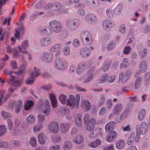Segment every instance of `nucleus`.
<instances>
[{
  "label": "nucleus",
  "mask_w": 150,
  "mask_h": 150,
  "mask_svg": "<svg viewBox=\"0 0 150 150\" xmlns=\"http://www.w3.org/2000/svg\"><path fill=\"white\" fill-rule=\"evenodd\" d=\"M83 122L84 124L87 125L86 127V130L91 131L95 128L96 120L94 118H91L89 114L86 113L83 117Z\"/></svg>",
  "instance_id": "f257e3e1"
},
{
  "label": "nucleus",
  "mask_w": 150,
  "mask_h": 150,
  "mask_svg": "<svg viewBox=\"0 0 150 150\" xmlns=\"http://www.w3.org/2000/svg\"><path fill=\"white\" fill-rule=\"evenodd\" d=\"M80 100V96L79 94L76 95V99L73 95H70L69 97V99L67 100V105L71 107V108H74L76 105L78 107L79 105Z\"/></svg>",
  "instance_id": "f03ea898"
},
{
  "label": "nucleus",
  "mask_w": 150,
  "mask_h": 150,
  "mask_svg": "<svg viewBox=\"0 0 150 150\" xmlns=\"http://www.w3.org/2000/svg\"><path fill=\"white\" fill-rule=\"evenodd\" d=\"M148 125L145 122H142L141 124H138L136 127L137 134H141L144 135L147 132L148 130Z\"/></svg>",
  "instance_id": "7ed1b4c3"
},
{
  "label": "nucleus",
  "mask_w": 150,
  "mask_h": 150,
  "mask_svg": "<svg viewBox=\"0 0 150 150\" xmlns=\"http://www.w3.org/2000/svg\"><path fill=\"white\" fill-rule=\"evenodd\" d=\"M14 79L15 77L13 75H10L9 83L10 84L12 83V85L9 89L10 93H11L13 92L16 89L15 87H19L22 83V80H20L18 81H14Z\"/></svg>",
  "instance_id": "20e7f679"
},
{
  "label": "nucleus",
  "mask_w": 150,
  "mask_h": 150,
  "mask_svg": "<svg viewBox=\"0 0 150 150\" xmlns=\"http://www.w3.org/2000/svg\"><path fill=\"white\" fill-rule=\"evenodd\" d=\"M55 67L58 69L63 70L67 67V62L63 59L61 58L57 59L55 61Z\"/></svg>",
  "instance_id": "39448f33"
},
{
  "label": "nucleus",
  "mask_w": 150,
  "mask_h": 150,
  "mask_svg": "<svg viewBox=\"0 0 150 150\" xmlns=\"http://www.w3.org/2000/svg\"><path fill=\"white\" fill-rule=\"evenodd\" d=\"M81 37L85 44L88 45L91 44L93 42V38L91 33L88 31H85L81 35Z\"/></svg>",
  "instance_id": "423d86ee"
},
{
  "label": "nucleus",
  "mask_w": 150,
  "mask_h": 150,
  "mask_svg": "<svg viewBox=\"0 0 150 150\" xmlns=\"http://www.w3.org/2000/svg\"><path fill=\"white\" fill-rule=\"evenodd\" d=\"M49 26L53 28L54 31L56 33H58L61 31L62 28V24L57 21H52L49 23Z\"/></svg>",
  "instance_id": "0eeeda50"
},
{
  "label": "nucleus",
  "mask_w": 150,
  "mask_h": 150,
  "mask_svg": "<svg viewBox=\"0 0 150 150\" xmlns=\"http://www.w3.org/2000/svg\"><path fill=\"white\" fill-rule=\"evenodd\" d=\"M140 138V134H135L134 132L132 133L128 138L127 144L128 146H131L133 144L135 141V143H138L139 141Z\"/></svg>",
  "instance_id": "6e6552de"
},
{
  "label": "nucleus",
  "mask_w": 150,
  "mask_h": 150,
  "mask_svg": "<svg viewBox=\"0 0 150 150\" xmlns=\"http://www.w3.org/2000/svg\"><path fill=\"white\" fill-rule=\"evenodd\" d=\"M115 25L114 22L108 19H105L103 22V28L106 31H109L111 29L114 28Z\"/></svg>",
  "instance_id": "1a4fd4ad"
},
{
  "label": "nucleus",
  "mask_w": 150,
  "mask_h": 150,
  "mask_svg": "<svg viewBox=\"0 0 150 150\" xmlns=\"http://www.w3.org/2000/svg\"><path fill=\"white\" fill-rule=\"evenodd\" d=\"M35 72H33L31 74L30 76L26 80V83L28 85L33 83L35 80V77L38 76L40 73L39 70L36 68H34Z\"/></svg>",
  "instance_id": "9d476101"
},
{
  "label": "nucleus",
  "mask_w": 150,
  "mask_h": 150,
  "mask_svg": "<svg viewBox=\"0 0 150 150\" xmlns=\"http://www.w3.org/2000/svg\"><path fill=\"white\" fill-rule=\"evenodd\" d=\"M48 130L50 133L56 134L58 132L59 130V125L56 122H51L48 125Z\"/></svg>",
  "instance_id": "9b49d317"
},
{
  "label": "nucleus",
  "mask_w": 150,
  "mask_h": 150,
  "mask_svg": "<svg viewBox=\"0 0 150 150\" xmlns=\"http://www.w3.org/2000/svg\"><path fill=\"white\" fill-rule=\"evenodd\" d=\"M80 21L77 19H74L73 21H67V26L72 30H75L80 25Z\"/></svg>",
  "instance_id": "f8f14e48"
},
{
  "label": "nucleus",
  "mask_w": 150,
  "mask_h": 150,
  "mask_svg": "<svg viewBox=\"0 0 150 150\" xmlns=\"http://www.w3.org/2000/svg\"><path fill=\"white\" fill-rule=\"evenodd\" d=\"M131 74V72L130 70H128L125 74V77L123 78V76H124V73L123 72H121L119 74V78L118 81V82L125 83L130 77Z\"/></svg>",
  "instance_id": "ddd939ff"
},
{
  "label": "nucleus",
  "mask_w": 150,
  "mask_h": 150,
  "mask_svg": "<svg viewBox=\"0 0 150 150\" xmlns=\"http://www.w3.org/2000/svg\"><path fill=\"white\" fill-rule=\"evenodd\" d=\"M86 66L83 62H80L78 65L76 73L78 75H81L83 74L86 69Z\"/></svg>",
  "instance_id": "4468645a"
},
{
  "label": "nucleus",
  "mask_w": 150,
  "mask_h": 150,
  "mask_svg": "<svg viewBox=\"0 0 150 150\" xmlns=\"http://www.w3.org/2000/svg\"><path fill=\"white\" fill-rule=\"evenodd\" d=\"M53 58V55L52 54L45 52L44 53L43 56H42L41 59L42 61L48 63L52 61Z\"/></svg>",
  "instance_id": "2eb2a0df"
},
{
  "label": "nucleus",
  "mask_w": 150,
  "mask_h": 150,
  "mask_svg": "<svg viewBox=\"0 0 150 150\" xmlns=\"http://www.w3.org/2000/svg\"><path fill=\"white\" fill-rule=\"evenodd\" d=\"M102 129L100 127H98L95 129L90 134L89 137L92 138H95L98 136L102 135V133L101 132Z\"/></svg>",
  "instance_id": "dca6fc26"
},
{
  "label": "nucleus",
  "mask_w": 150,
  "mask_h": 150,
  "mask_svg": "<svg viewBox=\"0 0 150 150\" xmlns=\"http://www.w3.org/2000/svg\"><path fill=\"white\" fill-rule=\"evenodd\" d=\"M28 46V43L27 41H23L22 43L21 47L18 46L19 51L23 54H26L28 53V52L26 50Z\"/></svg>",
  "instance_id": "f3484780"
},
{
  "label": "nucleus",
  "mask_w": 150,
  "mask_h": 150,
  "mask_svg": "<svg viewBox=\"0 0 150 150\" xmlns=\"http://www.w3.org/2000/svg\"><path fill=\"white\" fill-rule=\"evenodd\" d=\"M38 139L39 144L43 145L45 143L47 138L45 133L41 132L38 135Z\"/></svg>",
  "instance_id": "a211bd4d"
},
{
  "label": "nucleus",
  "mask_w": 150,
  "mask_h": 150,
  "mask_svg": "<svg viewBox=\"0 0 150 150\" xmlns=\"http://www.w3.org/2000/svg\"><path fill=\"white\" fill-rule=\"evenodd\" d=\"M117 137V133L115 131H113L107 137V141L110 142H113Z\"/></svg>",
  "instance_id": "6ab92c4d"
},
{
  "label": "nucleus",
  "mask_w": 150,
  "mask_h": 150,
  "mask_svg": "<svg viewBox=\"0 0 150 150\" xmlns=\"http://www.w3.org/2000/svg\"><path fill=\"white\" fill-rule=\"evenodd\" d=\"M123 105L121 103H119L116 105L113 108V112L114 114L117 115L123 110Z\"/></svg>",
  "instance_id": "aec40b11"
},
{
  "label": "nucleus",
  "mask_w": 150,
  "mask_h": 150,
  "mask_svg": "<svg viewBox=\"0 0 150 150\" xmlns=\"http://www.w3.org/2000/svg\"><path fill=\"white\" fill-rule=\"evenodd\" d=\"M116 125L115 122L112 121L108 122L105 126V129L106 132H109L112 131Z\"/></svg>",
  "instance_id": "412c9836"
},
{
  "label": "nucleus",
  "mask_w": 150,
  "mask_h": 150,
  "mask_svg": "<svg viewBox=\"0 0 150 150\" xmlns=\"http://www.w3.org/2000/svg\"><path fill=\"white\" fill-rule=\"evenodd\" d=\"M52 40L49 37L44 38H42L40 40V44L44 47H47L51 43Z\"/></svg>",
  "instance_id": "4be33fe9"
},
{
  "label": "nucleus",
  "mask_w": 150,
  "mask_h": 150,
  "mask_svg": "<svg viewBox=\"0 0 150 150\" xmlns=\"http://www.w3.org/2000/svg\"><path fill=\"white\" fill-rule=\"evenodd\" d=\"M101 143V140L100 139H97L95 141L90 142L88 144V146L92 148H94L98 146Z\"/></svg>",
  "instance_id": "5701e85b"
},
{
  "label": "nucleus",
  "mask_w": 150,
  "mask_h": 150,
  "mask_svg": "<svg viewBox=\"0 0 150 150\" xmlns=\"http://www.w3.org/2000/svg\"><path fill=\"white\" fill-rule=\"evenodd\" d=\"M81 107L86 111H88L91 107V103L88 100H83L81 103Z\"/></svg>",
  "instance_id": "b1692460"
},
{
  "label": "nucleus",
  "mask_w": 150,
  "mask_h": 150,
  "mask_svg": "<svg viewBox=\"0 0 150 150\" xmlns=\"http://www.w3.org/2000/svg\"><path fill=\"white\" fill-rule=\"evenodd\" d=\"M125 145V142L123 140H118L115 142V147L118 149H121L124 148Z\"/></svg>",
  "instance_id": "393cba45"
},
{
  "label": "nucleus",
  "mask_w": 150,
  "mask_h": 150,
  "mask_svg": "<svg viewBox=\"0 0 150 150\" xmlns=\"http://www.w3.org/2000/svg\"><path fill=\"white\" fill-rule=\"evenodd\" d=\"M25 32V30L23 26L21 27L19 29H16L14 34L16 38L18 39L19 38V35L24 34Z\"/></svg>",
  "instance_id": "a878e982"
},
{
  "label": "nucleus",
  "mask_w": 150,
  "mask_h": 150,
  "mask_svg": "<svg viewBox=\"0 0 150 150\" xmlns=\"http://www.w3.org/2000/svg\"><path fill=\"white\" fill-rule=\"evenodd\" d=\"M70 125L69 123H62L60 125V128L61 132L63 134L66 133L68 130Z\"/></svg>",
  "instance_id": "bb28decb"
},
{
  "label": "nucleus",
  "mask_w": 150,
  "mask_h": 150,
  "mask_svg": "<svg viewBox=\"0 0 150 150\" xmlns=\"http://www.w3.org/2000/svg\"><path fill=\"white\" fill-rule=\"evenodd\" d=\"M50 99L51 101L52 106L54 108H56L57 105V101L56 96L54 94L50 93Z\"/></svg>",
  "instance_id": "cd10ccee"
},
{
  "label": "nucleus",
  "mask_w": 150,
  "mask_h": 150,
  "mask_svg": "<svg viewBox=\"0 0 150 150\" xmlns=\"http://www.w3.org/2000/svg\"><path fill=\"white\" fill-rule=\"evenodd\" d=\"M88 75L87 78H86L85 80L83 81V83H86L90 82L92 79L94 73L93 71L91 70V69L89 70L88 71Z\"/></svg>",
  "instance_id": "c85d7f7f"
},
{
  "label": "nucleus",
  "mask_w": 150,
  "mask_h": 150,
  "mask_svg": "<svg viewBox=\"0 0 150 150\" xmlns=\"http://www.w3.org/2000/svg\"><path fill=\"white\" fill-rule=\"evenodd\" d=\"M23 103L21 101L18 100L16 103L15 112L16 113H18L20 112L21 109L22 108Z\"/></svg>",
  "instance_id": "c756f323"
},
{
  "label": "nucleus",
  "mask_w": 150,
  "mask_h": 150,
  "mask_svg": "<svg viewBox=\"0 0 150 150\" xmlns=\"http://www.w3.org/2000/svg\"><path fill=\"white\" fill-rule=\"evenodd\" d=\"M91 51L88 48H85L83 49L81 52V56L84 57H86L89 56Z\"/></svg>",
  "instance_id": "7c9ffc66"
},
{
  "label": "nucleus",
  "mask_w": 150,
  "mask_h": 150,
  "mask_svg": "<svg viewBox=\"0 0 150 150\" xmlns=\"http://www.w3.org/2000/svg\"><path fill=\"white\" fill-rule=\"evenodd\" d=\"M146 113V111L145 109H143L141 110L138 115V119L140 121L143 120Z\"/></svg>",
  "instance_id": "2f4dec72"
},
{
  "label": "nucleus",
  "mask_w": 150,
  "mask_h": 150,
  "mask_svg": "<svg viewBox=\"0 0 150 150\" xmlns=\"http://www.w3.org/2000/svg\"><path fill=\"white\" fill-rule=\"evenodd\" d=\"M129 63L128 62V60L127 58H125L123 60L122 62L121 63L120 68V69L123 68H126L128 66Z\"/></svg>",
  "instance_id": "473e14b6"
},
{
  "label": "nucleus",
  "mask_w": 150,
  "mask_h": 150,
  "mask_svg": "<svg viewBox=\"0 0 150 150\" xmlns=\"http://www.w3.org/2000/svg\"><path fill=\"white\" fill-rule=\"evenodd\" d=\"M122 10V7L120 5H118L113 11V13L116 16H119Z\"/></svg>",
  "instance_id": "72a5a7b5"
},
{
  "label": "nucleus",
  "mask_w": 150,
  "mask_h": 150,
  "mask_svg": "<svg viewBox=\"0 0 150 150\" xmlns=\"http://www.w3.org/2000/svg\"><path fill=\"white\" fill-rule=\"evenodd\" d=\"M27 122L30 124H33L35 121V118L34 116L32 115H30L26 118Z\"/></svg>",
  "instance_id": "f704fd0d"
},
{
  "label": "nucleus",
  "mask_w": 150,
  "mask_h": 150,
  "mask_svg": "<svg viewBox=\"0 0 150 150\" xmlns=\"http://www.w3.org/2000/svg\"><path fill=\"white\" fill-rule=\"evenodd\" d=\"M61 48V45L60 44H57L51 47L50 51L51 52H54L55 51L60 49Z\"/></svg>",
  "instance_id": "c9c22d12"
},
{
  "label": "nucleus",
  "mask_w": 150,
  "mask_h": 150,
  "mask_svg": "<svg viewBox=\"0 0 150 150\" xmlns=\"http://www.w3.org/2000/svg\"><path fill=\"white\" fill-rule=\"evenodd\" d=\"M42 128V125L41 124L36 125H35L33 129V130L34 133H37L40 132Z\"/></svg>",
  "instance_id": "e433bc0d"
},
{
  "label": "nucleus",
  "mask_w": 150,
  "mask_h": 150,
  "mask_svg": "<svg viewBox=\"0 0 150 150\" xmlns=\"http://www.w3.org/2000/svg\"><path fill=\"white\" fill-rule=\"evenodd\" d=\"M67 96L63 94L60 95L59 97V101L63 104H66L67 102Z\"/></svg>",
  "instance_id": "4c0bfd02"
},
{
  "label": "nucleus",
  "mask_w": 150,
  "mask_h": 150,
  "mask_svg": "<svg viewBox=\"0 0 150 150\" xmlns=\"http://www.w3.org/2000/svg\"><path fill=\"white\" fill-rule=\"evenodd\" d=\"M8 98V97L5 96L4 93L0 92V105L6 102Z\"/></svg>",
  "instance_id": "58836bf2"
},
{
  "label": "nucleus",
  "mask_w": 150,
  "mask_h": 150,
  "mask_svg": "<svg viewBox=\"0 0 150 150\" xmlns=\"http://www.w3.org/2000/svg\"><path fill=\"white\" fill-rule=\"evenodd\" d=\"M38 122L39 124H41L44 122L45 120V116L41 114H39L37 116Z\"/></svg>",
  "instance_id": "ea45409f"
},
{
  "label": "nucleus",
  "mask_w": 150,
  "mask_h": 150,
  "mask_svg": "<svg viewBox=\"0 0 150 150\" xmlns=\"http://www.w3.org/2000/svg\"><path fill=\"white\" fill-rule=\"evenodd\" d=\"M33 102L31 100H29L26 102L24 106L25 110H29L33 105Z\"/></svg>",
  "instance_id": "a19ab883"
},
{
  "label": "nucleus",
  "mask_w": 150,
  "mask_h": 150,
  "mask_svg": "<svg viewBox=\"0 0 150 150\" xmlns=\"http://www.w3.org/2000/svg\"><path fill=\"white\" fill-rule=\"evenodd\" d=\"M29 144L33 147H35L37 146V141L35 138L33 137H31L30 139Z\"/></svg>",
  "instance_id": "79ce46f5"
},
{
  "label": "nucleus",
  "mask_w": 150,
  "mask_h": 150,
  "mask_svg": "<svg viewBox=\"0 0 150 150\" xmlns=\"http://www.w3.org/2000/svg\"><path fill=\"white\" fill-rule=\"evenodd\" d=\"M72 146V143L69 141L66 142L64 144L63 148L65 150H69Z\"/></svg>",
  "instance_id": "37998d69"
},
{
  "label": "nucleus",
  "mask_w": 150,
  "mask_h": 150,
  "mask_svg": "<svg viewBox=\"0 0 150 150\" xmlns=\"http://www.w3.org/2000/svg\"><path fill=\"white\" fill-rule=\"evenodd\" d=\"M74 142L76 144L81 143L83 141V139L82 137L79 136L74 140Z\"/></svg>",
  "instance_id": "c03bdc74"
},
{
  "label": "nucleus",
  "mask_w": 150,
  "mask_h": 150,
  "mask_svg": "<svg viewBox=\"0 0 150 150\" xmlns=\"http://www.w3.org/2000/svg\"><path fill=\"white\" fill-rule=\"evenodd\" d=\"M26 67V65L22 64L21 66V67L19 69L18 72V73L17 74L18 75H22L24 74Z\"/></svg>",
  "instance_id": "a18cd8bd"
},
{
  "label": "nucleus",
  "mask_w": 150,
  "mask_h": 150,
  "mask_svg": "<svg viewBox=\"0 0 150 150\" xmlns=\"http://www.w3.org/2000/svg\"><path fill=\"white\" fill-rule=\"evenodd\" d=\"M7 122L8 127L9 130L11 131L13 129V123L11 116L10 117V118H8Z\"/></svg>",
  "instance_id": "49530a36"
},
{
  "label": "nucleus",
  "mask_w": 150,
  "mask_h": 150,
  "mask_svg": "<svg viewBox=\"0 0 150 150\" xmlns=\"http://www.w3.org/2000/svg\"><path fill=\"white\" fill-rule=\"evenodd\" d=\"M6 132V126L4 125H0V137L4 135Z\"/></svg>",
  "instance_id": "de8ad7c7"
},
{
  "label": "nucleus",
  "mask_w": 150,
  "mask_h": 150,
  "mask_svg": "<svg viewBox=\"0 0 150 150\" xmlns=\"http://www.w3.org/2000/svg\"><path fill=\"white\" fill-rule=\"evenodd\" d=\"M146 67L147 65L146 62L145 61L142 62L140 65V70L142 71H144L146 70Z\"/></svg>",
  "instance_id": "09e8293b"
},
{
  "label": "nucleus",
  "mask_w": 150,
  "mask_h": 150,
  "mask_svg": "<svg viewBox=\"0 0 150 150\" xmlns=\"http://www.w3.org/2000/svg\"><path fill=\"white\" fill-rule=\"evenodd\" d=\"M106 14L108 17L109 18H112L113 16L112 10L111 9L108 8L106 11Z\"/></svg>",
  "instance_id": "8fccbe9b"
},
{
  "label": "nucleus",
  "mask_w": 150,
  "mask_h": 150,
  "mask_svg": "<svg viewBox=\"0 0 150 150\" xmlns=\"http://www.w3.org/2000/svg\"><path fill=\"white\" fill-rule=\"evenodd\" d=\"M108 75L105 74L101 76L99 79V82L100 83H103L105 82L108 80Z\"/></svg>",
  "instance_id": "3c124183"
},
{
  "label": "nucleus",
  "mask_w": 150,
  "mask_h": 150,
  "mask_svg": "<svg viewBox=\"0 0 150 150\" xmlns=\"http://www.w3.org/2000/svg\"><path fill=\"white\" fill-rule=\"evenodd\" d=\"M59 5V4H57V5H52V4H48L47 5H46L45 7H44V9H45V10H47V9H51V10H54V9H55L54 8H53L55 6H56L57 8V9H58V8H57V7H58V6L57 5Z\"/></svg>",
  "instance_id": "603ef678"
},
{
  "label": "nucleus",
  "mask_w": 150,
  "mask_h": 150,
  "mask_svg": "<svg viewBox=\"0 0 150 150\" xmlns=\"http://www.w3.org/2000/svg\"><path fill=\"white\" fill-rule=\"evenodd\" d=\"M86 18L88 21H95L96 19V17L92 14H89L86 16Z\"/></svg>",
  "instance_id": "864d4df0"
},
{
  "label": "nucleus",
  "mask_w": 150,
  "mask_h": 150,
  "mask_svg": "<svg viewBox=\"0 0 150 150\" xmlns=\"http://www.w3.org/2000/svg\"><path fill=\"white\" fill-rule=\"evenodd\" d=\"M71 52L70 47L69 46H65L63 50V53L64 55L67 56L70 54Z\"/></svg>",
  "instance_id": "5fc2aeb1"
},
{
  "label": "nucleus",
  "mask_w": 150,
  "mask_h": 150,
  "mask_svg": "<svg viewBox=\"0 0 150 150\" xmlns=\"http://www.w3.org/2000/svg\"><path fill=\"white\" fill-rule=\"evenodd\" d=\"M51 141L54 143H57L60 142L61 139L60 137L59 136L55 137H51Z\"/></svg>",
  "instance_id": "6e6d98bb"
},
{
  "label": "nucleus",
  "mask_w": 150,
  "mask_h": 150,
  "mask_svg": "<svg viewBox=\"0 0 150 150\" xmlns=\"http://www.w3.org/2000/svg\"><path fill=\"white\" fill-rule=\"evenodd\" d=\"M9 145L8 143L6 142L3 141L0 142V147L1 148H7L9 147Z\"/></svg>",
  "instance_id": "4d7b16f0"
},
{
  "label": "nucleus",
  "mask_w": 150,
  "mask_h": 150,
  "mask_svg": "<svg viewBox=\"0 0 150 150\" xmlns=\"http://www.w3.org/2000/svg\"><path fill=\"white\" fill-rule=\"evenodd\" d=\"M61 146L59 144H56L51 146L49 148V150H59Z\"/></svg>",
  "instance_id": "13d9d810"
},
{
  "label": "nucleus",
  "mask_w": 150,
  "mask_h": 150,
  "mask_svg": "<svg viewBox=\"0 0 150 150\" xmlns=\"http://www.w3.org/2000/svg\"><path fill=\"white\" fill-rule=\"evenodd\" d=\"M21 125V121L18 119L15 120V128H19L20 127Z\"/></svg>",
  "instance_id": "bf43d9fd"
},
{
  "label": "nucleus",
  "mask_w": 150,
  "mask_h": 150,
  "mask_svg": "<svg viewBox=\"0 0 150 150\" xmlns=\"http://www.w3.org/2000/svg\"><path fill=\"white\" fill-rule=\"evenodd\" d=\"M1 116L4 119L10 118L11 115L8 113L4 111H2L1 112Z\"/></svg>",
  "instance_id": "052dcab7"
},
{
  "label": "nucleus",
  "mask_w": 150,
  "mask_h": 150,
  "mask_svg": "<svg viewBox=\"0 0 150 150\" xmlns=\"http://www.w3.org/2000/svg\"><path fill=\"white\" fill-rule=\"evenodd\" d=\"M10 65V67L13 69H16L17 68L16 63L14 60H12L11 61Z\"/></svg>",
  "instance_id": "680f3d73"
},
{
  "label": "nucleus",
  "mask_w": 150,
  "mask_h": 150,
  "mask_svg": "<svg viewBox=\"0 0 150 150\" xmlns=\"http://www.w3.org/2000/svg\"><path fill=\"white\" fill-rule=\"evenodd\" d=\"M115 44L113 42H110L108 44L107 47V50L108 51H110L113 50L115 47Z\"/></svg>",
  "instance_id": "e2e57ef3"
},
{
  "label": "nucleus",
  "mask_w": 150,
  "mask_h": 150,
  "mask_svg": "<svg viewBox=\"0 0 150 150\" xmlns=\"http://www.w3.org/2000/svg\"><path fill=\"white\" fill-rule=\"evenodd\" d=\"M126 31L125 25L124 24L121 25L120 27L119 31L122 34L124 33Z\"/></svg>",
  "instance_id": "0e129e2a"
},
{
  "label": "nucleus",
  "mask_w": 150,
  "mask_h": 150,
  "mask_svg": "<svg viewBox=\"0 0 150 150\" xmlns=\"http://www.w3.org/2000/svg\"><path fill=\"white\" fill-rule=\"evenodd\" d=\"M131 48L129 46H127L125 47L123 50V52L125 54H129L131 51Z\"/></svg>",
  "instance_id": "69168bd1"
},
{
  "label": "nucleus",
  "mask_w": 150,
  "mask_h": 150,
  "mask_svg": "<svg viewBox=\"0 0 150 150\" xmlns=\"http://www.w3.org/2000/svg\"><path fill=\"white\" fill-rule=\"evenodd\" d=\"M112 106V100H109L107 102V107L108 109L111 108Z\"/></svg>",
  "instance_id": "338daca9"
},
{
  "label": "nucleus",
  "mask_w": 150,
  "mask_h": 150,
  "mask_svg": "<svg viewBox=\"0 0 150 150\" xmlns=\"http://www.w3.org/2000/svg\"><path fill=\"white\" fill-rule=\"evenodd\" d=\"M114 146L113 144H110L106 146L104 150H114Z\"/></svg>",
  "instance_id": "774afa93"
}]
</instances>
